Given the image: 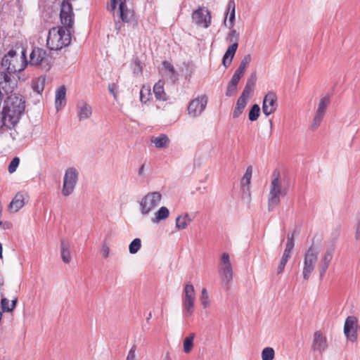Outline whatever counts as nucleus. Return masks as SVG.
<instances>
[{
	"label": "nucleus",
	"instance_id": "obj_44",
	"mask_svg": "<svg viewBox=\"0 0 360 360\" xmlns=\"http://www.w3.org/2000/svg\"><path fill=\"white\" fill-rule=\"evenodd\" d=\"M20 163V158L18 157H15L11 161L8 167V171L10 174H12L16 171L17 167H18Z\"/></svg>",
	"mask_w": 360,
	"mask_h": 360
},
{
	"label": "nucleus",
	"instance_id": "obj_51",
	"mask_svg": "<svg viewBox=\"0 0 360 360\" xmlns=\"http://www.w3.org/2000/svg\"><path fill=\"white\" fill-rule=\"evenodd\" d=\"M253 90H254V89L247 86H245V88H244L241 95L240 96V97L248 100L250 95L253 91Z\"/></svg>",
	"mask_w": 360,
	"mask_h": 360
},
{
	"label": "nucleus",
	"instance_id": "obj_20",
	"mask_svg": "<svg viewBox=\"0 0 360 360\" xmlns=\"http://www.w3.org/2000/svg\"><path fill=\"white\" fill-rule=\"evenodd\" d=\"M9 80L10 79L6 73L0 72V103L6 94L12 91L10 88H8Z\"/></svg>",
	"mask_w": 360,
	"mask_h": 360
},
{
	"label": "nucleus",
	"instance_id": "obj_17",
	"mask_svg": "<svg viewBox=\"0 0 360 360\" xmlns=\"http://www.w3.org/2000/svg\"><path fill=\"white\" fill-rule=\"evenodd\" d=\"M77 107L78 109V117L79 121L88 119L91 116V107L84 101H79L77 103Z\"/></svg>",
	"mask_w": 360,
	"mask_h": 360
},
{
	"label": "nucleus",
	"instance_id": "obj_10",
	"mask_svg": "<svg viewBox=\"0 0 360 360\" xmlns=\"http://www.w3.org/2000/svg\"><path fill=\"white\" fill-rule=\"evenodd\" d=\"M117 5H119V15L122 22H136L134 11L127 8L126 0H110V11L114 12Z\"/></svg>",
	"mask_w": 360,
	"mask_h": 360
},
{
	"label": "nucleus",
	"instance_id": "obj_63",
	"mask_svg": "<svg viewBox=\"0 0 360 360\" xmlns=\"http://www.w3.org/2000/svg\"><path fill=\"white\" fill-rule=\"evenodd\" d=\"M144 167H145V165L143 164L141 167L139 168V172H138V174L139 176H143L144 174Z\"/></svg>",
	"mask_w": 360,
	"mask_h": 360
},
{
	"label": "nucleus",
	"instance_id": "obj_36",
	"mask_svg": "<svg viewBox=\"0 0 360 360\" xmlns=\"http://www.w3.org/2000/svg\"><path fill=\"white\" fill-rule=\"evenodd\" d=\"M260 114V108L259 105L254 104L248 114V118L250 121L253 122L258 119Z\"/></svg>",
	"mask_w": 360,
	"mask_h": 360
},
{
	"label": "nucleus",
	"instance_id": "obj_55",
	"mask_svg": "<svg viewBox=\"0 0 360 360\" xmlns=\"http://www.w3.org/2000/svg\"><path fill=\"white\" fill-rule=\"evenodd\" d=\"M162 65H163L164 68L169 71V73L174 72V71H176L174 70V66L169 61H167V60L164 61L162 63Z\"/></svg>",
	"mask_w": 360,
	"mask_h": 360
},
{
	"label": "nucleus",
	"instance_id": "obj_57",
	"mask_svg": "<svg viewBox=\"0 0 360 360\" xmlns=\"http://www.w3.org/2000/svg\"><path fill=\"white\" fill-rule=\"evenodd\" d=\"M7 119L5 117V113L2 111H0V129H1L4 126L6 125V120Z\"/></svg>",
	"mask_w": 360,
	"mask_h": 360
},
{
	"label": "nucleus",
	"instance_id": "obj_31",
	"mask_svg": "<svg viewBox=\"0 0 360 360\" xmlns=\"http://www.w3.org/2000/svg\"><path fill=\"white\" fill-rule=\"evenodd\" d=\"M74 13L72 14H60V18L61 23L65 26V28H68V30H71L73 28L74 25Z\"/></svg>",
	"mask_w": 360,
	"mask_h": 360
},
{
	"label": "nucleus",
	"instance_id": "obj_49",
	"mask_svg": "<svg viewBox=\"0 0 360 360\" xmlns=\"http://www.w3.org/2000/svg\"><path fill=\"white\" fill-rule=\"evenodd\" d=\"M256 81V74L252 73L250 77L248 79L245 86L255 89Z\"/></svg>",
	"mask_w": 360,
	"mask_h": 360
},
{
	"label": "nucleus",
	"instance_id": "obj_59",
	"mask_svg": "<svg viewBox=\"0 0 360 360\" xmlns=\"http://www.w3.org/2000/svg\"><path fill=\"white\" fill-rule=\"evenodd\" d=\"M245 72V70H242L240 68H238L233 75L241 78L243 76Z\"/></svg>",
	"mask_w": 360,
	"mask_h": 360
},
{
	"label": "nucleus",
	"instance_id": "obj_62",
	"mask_svg": "<svg viewBox=\"0 0 360 360\" xmlns=\"http://www.w3.org/2000/svg\"><path fill=\"white\" fill-rule=\"evenodd\" d=\"M290 254L291 252H287V250H285L281 258L288 261L289 258L290 257Z\"/></svg>",
	"mask_w": 360,
	"mask_h": 360
},
{
	"label": "nucleus",
	"instance_id": "obj_3",
	"mask_svg": "<svg viewBox=\"0 0 360 360\" xmlns=\"http://www.w3.org/2000/svg\"><path fill=\"white\" fill-rule=\"evenodd\" d=\"M22 56L18 58L16 51L10 50L2 58L1 65L10 73L23 70L28 64L25 50L22 51Z\"/></svg>",
	"mask_w": 360,
	"mask_h": 360
},
{
	"label": "nucleus",
	"instance_id": "obj_16",
	"mask_svg": "<svg viewBox=\"0 0 360 360\" xmlns=\"http://www.w3.org/2000/svg\"><path fill=\"white\" fill-rule=\"evenodd\" d=\"M311 347L314 351L319 352L321 354L327 348L326 338L321 331H316L314 333Z\"/></svg>",
	"mask_w": 360,
	"mask_h": 360
},
{
	"label": "nucleus",
	"instance_id": "obj_33",
	"mask_svg": "<svg viewBox=\"0 0 360 360\" xmlns=\"http://www.w3.org/2000/svg\"><path fill=\"white\" fill-rule=\"evenodd\" d=\"M329 103V96H324L321 97L316 112L325 115L326 108Z\"/></svg>",
	"mask_w": 360,
	"mask_h": 360
},
{
	"label": "nucleus",
	"instance_id": "obj_21",
	"mask_svg": "<svg viewBox=\"0 0 360 360\" xmlns=\"http://www.w3.org/2000/svg\"><path fill=\"white\" fill-rule=\"evenodd\" d=\"M237 49L238 45L236 44H232L228 47L222 58V64L226 68L231 64Z\"/></svg>",
	"mask_w": 360,
	"mask_h": 360
},
{
	"label": "nucleus",
	"instance_id": "obj_23",
	"mask_svg": "<svg viewBox=\"0 0 360 360\" xmlns=\"http://www.w3.org/2000/svg\"><path fill=\"white\" fill-rule=\"evenodd\" d=\"M70 243L64 239L60 240V256L64 263L68 264L71 260Z\"/></svg>",
	"mask_w": 360,
	"mask_h": 360
},
{
	"label": "nucleus",
	"instance_id": "obj_1",
	"mask_svg": "<svg viewBox=\"0 0 360 360\" xmlns=\"http://www.w3.org/2000/svg\"><path fill=\"white\" fill-rule=\"evenodd\" d=\"M25 108V101L22 95L14 94L7 97L2 112L10 124L8 128L14 127L19 122Z\"/></svg>",
	"mask_w": 360,
	"mask_h": 360
},
{
	"label": "nucleus",
	"instance_id": "obj_32",
	"mask_svg": "<svg viewBox=\"0 0 360 360\" xmlns=\"http://www.w3.org/2000/svg\"><path fill=\"white\" fill-rule=\"evenodd\" d=\"M227 9H228L227 14H229V22H230L229 28L231 29L234 25L235 15H236V4H235L234 0L229 1Z\"/></svg>",
	"mask_w": 360,
	"mask_h": 360
},
{
	"label": "nucleus",
	"instance_id": "obj_43",
	"mask_svg": "<svg viewBox=\"0 0 360 360\" xmlns=\"http://www.w3.org/2000/svg\"><path fill=\"white\" fill-rule=\"evenodd\" d=\"M252 60V56L250 54L245 55L243 59L241 60L238 68H241L243 70H246L247 68L249 66L250 63Z\"/></svg>",
	"mask_w": 360,
	"mask_h": 360
},
{
	"label": "nucleus",
	"instance_id": "obj_47",
	"mask_svg": "<svg viewBox=\"0 0 360 360\" xmlns=\"http://www.w3.org/2000/svg\"><path fill=\"white\" fill-rule=\"evenodd\" d=\"M295 243H294V234H291L290 236H288V240L285 245V250L287 252H292L293 248H294Z\"/></svg>",
	"mask_w": 360,
	"mask_h": 360
},
{
	"label": "nucleus",
	"instance_id": "obj_37",
	"mask_svg": "<svg viewBox=\"0 0 360 360\" xmlns=\"http://www.w3.org/2000/svg\"><path fill=\"white\" fill-rule=\"evenodd\" d=\"M141 247V240L139 238L134 239L129 246V251L131 254H136Z\"/></svg>",
	"mask_w": 360,
	"mask_h": 360
},
{
	"label": "nucleus",
	"instance_id": "obj_22",
	"mask_svg": "<svg viewBox=\"0 0 360 360\" xmlns=\"http://www.w3.org/2000/svg\"><path fill=\"white\" fill-rule=\"evenodd\" d=\"M150 141L158 148H166L170 143L169 137L165 134H160L158 136H152Z\"/></svg>",
	"mask_w": 360,
	"mask_h": 360
},
{
	"label": "nucleus",
	"instance_id": "obj_52",
	"mask_svg": "<svg viewBox=\"0 0 360 360\" xmlns=\"http://www.w3.org/2000/svg\"><path fill=\"white\" fill-rule=\"evenodd\" d=\"M136 346L134 345L129 349L126 360H135L136 359Z\"/></svg>",
	"mask_w": 360,
	"mask_h": 360
},
{
	"label": "nucleus",
	"instance_id": "obj_30",
	"mask_svg": "<svg viewBox=\"0 0 360 360\" xmlns=\"http://www.w3.org/2000/svg\"><path fill=\"white\" fill-rule=\"evenodd\" d=\"M252 174V166H248L240 181V185L243 191H245V187H247L248 191L249 190V185L250 184Z\"/></svg>",
	"mask_w": 360,
	"mask_h": 360
},
{
	"label": "nucleus",
	"instance_id": "obj_14",
	"mask_svg": "<svg viewBox=\"0 0 360 360\" xmlns=\"http://www.w3.org/2000/svg\"><path fill=\"white\" fill-rule=\"evenodd\" d=\"M357 319L354 316H348L345 322L344 333L350 342H355L357 338Z\"/></svg>",
	"mask_w": 360,
	"mask_h": 360
},
{
	"label": "nucleus",
	"instance_id": "obj_45",
	"mask_svg": "<svg viewBox=\"0 0 360 360\" xmlns=\"http://www.w3.org/2000/svg\"><path fill=\"white\" fill-rule=\"evenodd\" d=\"M10 302L9 300L3 297L1 300V308L4 312H11L12 308H10Z\"/></svg>",
	"mask_w": 360,
	"mask_h": 360
},
{
	"label": "nucleus",
	"instance_id": "obj_53",
	"mask_svg": "<svg viewBox=\"0 0 360 360\" xmlns=\"http://www.w3.org/2000/svg\"><path fill=\"white\" fill-rule=\"evenodd\" d=\"M355 238L356 240H360V212L357 215V222L356 224Z\"/></svg>",
	"mask_w": 360,
	"mask_h": 360
},
{
	"label": "nucleus",
	"instance_id": "obj_13",
	"mask_svg": "<svg viewBox=\"0 0 360 360\" xmlns=\"http://www.w3.org/2000/svg\"><path fill=\"white\" fill-rule=\"evenodd\" d=\"M277 96L274 91H269L262 103V112L266 116L274 112L277 108Z\"/></svg>",
	"mask_w": 360,
	"mask_h": 360
},
{
	"label": "nucleus",
	"instance_id": "obj_29",
	"mask_svg": "<svg viewBox=\"0 0 360 360\" xmlns=\"http://www.w3.org/2000/svg\"><path fill=\"white\" fill-rule=\"evenodd\" d=\"M182 300H195L194 287L191 283H188L186 284L183 292Z\"/></svg>",
	"mask_w": 360,
	"mask_h": 360
},
{
	"label": "nucleus",
	"instance_id": "obj_40",
	"mask_svg": "<svg viewBox=\"0 0 360 360\" xmlns=\"http://www.w3.org/2000/svg\"><path fill=\"white\" fill-rule=\"evenodd\" d=\"M70 0H63L62 4H61V9L60 14L64 15V14H72V6L71 4L69 2Z\"/></svg>",
	"mask_w": 360,
	"mask_h": 360
},
{
	"label": "nucleus",
	"instance_id": "obj_6",
	"mask_svg": "<svg viewBox=\"0 0 360 360\" xmlns=\"http://www.w3.org/2000/svg\"><path fill=\"white\" fill-rule=\"evenodd\" d=\"M319 253V250L313 245L305 252L302 274L303 278L306 281L309 280L311 273L315 269Z\"/></svg>",
	"mask_w": 360,
	"mask_h": 360
},
{
	"label": "nucleus",
	"instance_id": "obj_27",
	"mask_svg": "<svg viewBox=\"0 0 360 360\" xmlns=\"http://www.w3.org/2000/svg\"><path fill=\"white\" fill-rule=\"evenodd\" d=\"M247 103H248V100H246L243 98H241V97L238 98L237 103H236V106L233 112V118L238 117L243 113V112L247 105Z\"/></svg>",
	"mask_w": 360,
	"mask_h": 360
},
{
	"label": "nucleus",
	"instance_id": "obj_38",
	"mask_svg": "<svg viewBox=\"0 0 360 360\" xmlns=\"http://www.w3.org/2000/svg\"><path fill=\"white\" fill-rule=\"evenodd\" d=\"M275 352L272 347H265L262 352V360H273Z\"/></svg>",
	"mask_w": 360,
	"mask_h": 360
},
{
	"label": "nucleus",
	"instance_id": "obj_12",
	"mask_svg": "<svg viewBox=\"0 0 360 360\" xmlns=\"http://www.w3.org/2000/svg\"><path fill=\"white\" fill-rule=\"evenodd\" d=\"M207 103V98L205 95L193 99L188 106V115L193 117L199 116L205 110Z\"/></svg>",
	"mask_w": 360,
	"mask_h": 360
},
{
	"label": "nucleus",
	"instance_id": "obj_48",
	"mask_svg": "<svg viewBox=\"0 0 360 360\" xmlns=\"http://www.w3.org/2000/svg\"><path fill=\"white\" fill-rule=\"evenodd\" d=\"M145 91L147 93L148 96L150 95V90L148 89H145V87L143 86L142 89L140 91V101L143 103H146L147 101H149L148 97H146L145 95H144V92Z\"/></svg>",
	"mask_w": 360,
	"mask_h": 360
},
{
	"label": "nucleus",
	"instance_id": "obj_39",
	"mask_svg": "<svg viewBox=\"0 0 360 360\" xmlns=\"http://www.w3.org/2000/svg\"><path fill=\"white\" fill-rule=\"evenodd\" d=\"M238 40H239V33L236 30H231L226 38V41L228 42H232V44H236L238 46Z\"/></svg>",
	"mask_w": 360,
	"mask_h": 360
},
{
	"label": "nucleus",
	"instance_id": "obj_54",
	"mask_svg": "<svg viewBox=\"0 0 360 360\" xmlns=\"http://www.w3.org/2000/svg\"><path fill=\"white\" fill-rule=\"evenodd\" d=\"M287 262H288V260L281 258L280 263L278 264V269H277L278 274H280L283 271Z\"/></svg>",
	"mask_w": 360,
	"mask_h": 360
},
{
	"label": "nucleus",
	"instance_id": "obj_64",
	"mask_svg": "<svg viewBox=\"0 0 360 360\" xmlns=\"http://www.w3.org/2000/svg\"><path fill=\"white\" fill-rule=\"evenodd\" d=\"M4 285V279L1 274H0V290Z\"/></svg>",
	"mask_w": 360,
	"mask_h": 360
},
{
	"label": "nucleus",
	"instance_id": "obj_50",
	"mask_svg": "<svg viewBox=\"0 0 360 360\" xmlns=\"http://www.w3.org/2000/svg\"><path fill=\"white\" fill-rule=\"evenodd\" d=\"M108 90L110 94H112L114 98H117L118 92V86L115 83H111L108 85Z\"/></svg>",
	"mask_w": 360,
	"mask_h": 360
},
{
	"label": "nucleus",
	"instance_id": "obj_18",
	"mask_svg": "<svg viewBox=\"0 0 360 360\" xmlns=\"http://www.w3.org/2000/svg\"><path fill=\"white\" fill-rule=\"evenodd\" d=\"M333 249H328L322 258L321 263L319 266L321 278H323L329 266L330 261L333 258Z\"/></svg>",
	"mask_w": 360,
	"mask_h": 360
},
{
	"label": "nucleus",
	"instance_id": "obj_46",
	"mask_svg": "<svg viewBox=\"0 0 360 360\" xmlns=\"http://www.w3.org/2000/svg\"><path fill=\"white\" fill-rule=\"evenodd\" d=\"M237 86L238 85L229 82L227 86L226 96L229 97L232 96L237 91Z\"/></svg>",
	"mask_w": 360,
	"mask_h": 360
},
{
	"label": "nucleus",
	"instance_id": "obj_41",
	"mask_svg": "<svg viewBox=\"0 0 360 360\" xmlns=\"http://www.w3.org/2000/svg\"><path fill=\"white\" fill-rule=\"evenodd\" d=\"M200 302L204 309L209 307L210 305L208 292L205 288H203L201 291Z\"/></svg>",
	"mask_w": 360,
	"mask_h": 360
},
{
	"label": "nucleus",
	"instance_id": "obj_61",
	"mask_svg": "<svg viewBox=\"0 0 360 360\" xmlns=\"http://www.w3.org/2000/svg\"><path fill=\"white\" fill-rule=\"evenodd\" d=\"M17 302H18V298L17 297H15L13 300H12L11 303L10 304V308H12V311L15 308Z\"/></svg>",
	"mask_w": 360,
	"mask_h": 360
},
{
	"label": "nucleus",
	"instance_id": "obj_26",
	"mask_svg": "<svg viewBox=\"0 0 360 360\" xmlns=\"http://www.w3.org/2000/svg\"><path fill=\"white\" fill-rule=\"evenodd\" d=\"M46 82V77L44 76L35 78L32 82V87L34 91L38 94H41L44 89V84Z\"/></svg>",
	"mask_w": 360,
	"mask_h": 360
},
{
	"label": "nucleus",
	"instance_id": "obj_11",
	"mask_svg": "<svg viewBox=\"0 0 360 360\" xmlns=\"http://www.w3.org/2000/svg\"><path fill=\"white\" fill-rule=\"evenodd\" d=\"M192 20L198 26L207 28L211 25L210 12L205 7H200L193 12Z\"/></svg>",
	"mask_w": 360,
	"mask_h": 360
},
{
	"label": "nucleus",
	"instance_id": "obj_34",
	"mask_svg": "<svg viewBox=\"0 0 360 360\" xmlns=\"http://www.w3.org/2000/svg\"><path fill=\"white\" fill-rule=\"evenodd\" d=\"M195 333H191L184 340V352L186 354L191 352L193 347Z\"/></svg>",
	"mask_w": 360,
	"mask_h": 360
},
{
	"label": "nucleus",
	"instance_id": "obj_2",
	"mask_svg": "<svg viewBox=\"0 0 360 360\" xmlns=\"http://www.w3.org/2000/svg\"><path fill=\"white\" fill-rule=\"evenodd\" d=\"M70 30L65 27H55L49 30L46 45L50 50L58 51L70 44Z\"/></svg>",
	"mask_w": 360,
	"mask_h": 360
},
{
	"label": "nucleus",
	"instance_id": "obj_56",
	"mask_svg": "<svg viewBox=\"0 0 360 360\" xmlns=\"http://www.w3.org/2000/svg\"><path fill=\"white\" fill-rule=\"evenodd\" d=\"M101 253L103 257H108L110 253V248L106 245H103L102 247Z\"/></svg>",
	"mask_w": 360,
	"mask_h": 360
},
{
	"label": "nucleus",
	"instance_id": "obj_8",
	"mask_svg": "<svg viewBox=\"0 0 360 360\" xmlns=\"http://www.w3.org/2000/svg\"><path fill=\"white\" fill-rule=\"evenodd\" d=\"M51 58L48 55L46 50L39 47H34L30 54L29 63L31 65H40L46 70L51 67Z\"/></svg>",
	"mask_w": 360,
	"mask_h": 360
},
{
	"label": "nucleus",
	"instance_id": "obj_4",
	"mask_svg": "<svg viewBox=\"0 0 360 360\" xmlns=\"http://www.w3.org/2000/svg\"><path fill=\"white\" fill-rule=\"evenodd\" d=\"M272 179L270 185V191L268 196V210L272 212L276 206L280 203V197L285 196L287 194L288 189L283 187L279 181V174L276 171L274 172Z\"/></svg>",
	"mask_w": 360,
	"mask_h": 360
},
{
	"label": "nucleus",
	"instance_id": "obj_42",
	"mask_svg": "<svg viewBox=\"0 0 360 360\" xmlns=\"http://www.w3.org/2000/svg\"><path fill=\"white\" fill-rule=\"evenodd\" d=\"M323 117H324V115L319 114L317 112L315 113L314 117L312 123L311 124V128L312 130L314 131L318 129V127L320 126V124L323 120Z\"/></svg>",
	"mask_w": 360,
	"mask_h": 360
},
{
	"label": "nucleus",
	"instance_id": "obj_24",
	"mask_svg": "<svg viewBox=\"0 0 360 360\" xmlns=\"http://www.w3.org/2000/svg\"><path fill=\"white\" fill-rule=\"evenodd\" d=\"M153 93L157 100L166 101L168 96L164 90V82L159 80L153 86Z\"/></svg>",
	"mask_w": 360,
	"mask_h": 360
},
{
	"label": "nucleus",
	"instance_id": "obj_60",
	"mask_svg": "<svg viewBox=\"0 0 360 360\" xmlns=\"http://www.w3.org/2000/svg\"><path fill=\"white\" fill-rule=\"evenodd\" d=\"M240 79V77H238L236 75H233L230 82L233 83V84H236V85H238V83H239Z\"/></svg>",
	"mask_w": 360,
	"mask_h": 360
},
{
	"label": "nucleus",
	"instance_id": "obj_35",
	"mask_svg": "<svg viewBox=\"0 0 360 360\" xmlns=\"http://www.w3.org/2000/svg\"><path fill=\"white\" fill-rule=\"evenodd\" d=\"M194 304L193 300H182V305L186 311L185 316H190L194 311Z\"/></svg>",
	"mask_w": 360,
	"mask_h": 360
},
{
	"label": "nucleus",
	"instance_id": "obj_19",
	"mask_svg": "<svg viewBox=\"0 0 360 360\" xmlns=\"http://www.w3.org/2000/svg\"><path fill=\"white\" fill-rule=\"evenodd\" d=\"M66 104V89L65 86H60L56 92L55 105L58 111Z\"/></svg>",
	"mask_w": 360,
	"mask_h": 360
},
{
	"label": "nucleus",
	"instance_id": "obj_58",
	"mask_svg": "<svg viewBox=\"0 0 360 360\" xmlns=\"http://www.w3.org/2000/svg\"><path fill=\"white\" fill-rule=\"evenodd\" d=\"M178 76L179 75L176 71H174V72L169 73V78L173 83L178 80Z\"/></svg>",
	"mask_w": 360,
	"mask_h": 360
},
{
	"label": "nucleus",
	"instance_id": "obj_9",
	"mask_svg": "<svg viewBox=\"0 0 360 360\" xmlns=\"http://www.w3.org/2000/svg\"><path fill=\"white\" fill-rule=\"evenodd\" d=\"M78 177L79 173L75 167H70L66 169L62 189L63 195L68 196L73 193L78 181Z\"/></svg>",
	"mask_w": 360,
	"mask_h": 360
},
{
	"label": "nucleus",
	"instance_id": "obj_5",
	"mask_svg": "<svg viewBox=\"0 0 360 360\" xmlns=\"http://www.w3.org/2000/svg\"><path fill=\"white\" fill-rule=\"evenodd\" d=\"M218 273L221 286L225 290H229L233 278V271L229 255L227 252L222 253L221 256Z\"/></svg>",
	"mask_w": 360,
	"mask_h": 360
},
{
	"label": "nucleus",
	"instance_id": "obj_28",
	"mask_svg": "<svg viewBox=\"0 0 360 360\" xmlns=\"http://www.w3.org/2000/svg\"><path fill=\"white\" fill-rule=\"evenodd\" d=\"M169 215V211L166 207H161L155 213L152 219L153 223H158L161 220L166 219Z\"/></svg>",
	"mask_w": 360,
	"mask_h": 360
},
{
	"label": "nucleus",
	"instance_id": "obj_15",
	"mask_svg": "<svg viewBox=\"0 0 360 360\" xmlns=\"http://www.w3.org/2000/svg\"><path fill=\"white\" fill-rule=\"evenodd\" d=\"M29 195L25 191H20L15 194L9 205V210L11 212H18L28 200Z\"/></svg>",
	"mask_w": 360,
	"mask_h": 360
},
{
	"label": "nucleus",
	"instance_id": "obj_7",
	"mask_svg": "<svg viewBox=\"0 0 360 360\" xmlns=\"http://www.w3.org/2000/svg\"><path fill=\"white\" fill-rule=\"evenodd\" d=\"M162 194L158 191L149 192L140 202V212L143 215H148L160 203Z\"/></svg>",
	"mask_w": 360,
	"mask_h": 360
},
{
	"label": "nucleus",
	"instance_id": "obj_25",
	"mask_svg": "<svg viewBox=\"0 0 360 360\" xmlns=\"http://www.w3.org/2000/svg\"><path fill=\"white\" fill-rule=\"evenodd\" d=\"M192 219L189 217L188 214H185L184 215H179L176 219V228L178 230L185 229L188 226L189 222H191Z\"/></svg>",
	"mask_w": 360,
	"mask_h": 360
}]
</instances>
